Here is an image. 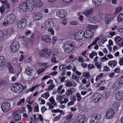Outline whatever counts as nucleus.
Masks as SVG:
<instances>
[{"mask_svg":"<svg viewBox=\"0 0 123 123\" xmlns=\"http://www.w3.org/2000/svg\"><path fill=\"white\" fill-rule=\"evenodd\" d=\"M74 43L70 41L67 42L64 44L63 48L65 52L67 53L72 52L75 48Z\"/></svg>","mask_w":123,"mask_h":123,"instance_id":"nucleus-1","label":"nucleus"},{"mask_svg":"<svg viewBox=\"0 0 123 123\" xmlns=\"http://www.w3.org/2000/svg\"><path fill=\"white\" fill-rule=\"evenodd\" d=\"M52 53L51 50L48 49H45L40 51V55L44 58H48Z\"/></svg>","mask_w":123,"mask_h":123,"instance_id":"nucleus-2","label":"nucleus"},{"mask_svg":"<svg viewBox=\"0 0 123 123\" xmlns=\"http://www.w3.org/2000/svg\"><path fill=\"white\" fill-rule=\"evenodd\" d=\"M28 24L27 20L25 19H23L18 21L17 23V26L20 29L25 28Z\"/></svg>","mask_w":123,"mask_h":123,"instance_id":"nucleus-3","label":"nucleus"},{"mask_svg":"<svg viewBox=\"0 0 123 123\" xmlns=\"http://www.w3.org/2000/svg\"><path fill=\"white\" fill-rule=\"evenodd\" d=\"M100 118V115L98 113L94 114L91 116L90 121L91 123H97L99 121Z\"/></svg>","mask_w":123,"mask_h":123,"instance_id":"nucleus-4","label":"nucleus"},{"mask_svg":"<svg viewBox=\"0 0 123 123\" xmlns=\"http://www.w3.org/2000/svg\"><path fill=\"white\" fill-rule=\"evenodd\" d=\"M19 48V45L18 42L15 41L11 44V50L13 53L17 52Z\"/></svg>","mask_w":123,"mask_h":123,"instance_id":"nucleus-5","label":"nucleus"},{"mask_svg":"<svg viewBox=\"0 0 123 123\" xmlns=\"http://www.w3.org/2000/svg\"><path fill=\"white\" fill-rule=\"evenodd\" d=\"M5 20H7L11 24H12L16 20L15 16L13 14H9L5 18Z\"/></svg>","mask_w":123,"mask_h":123,"instance_id":"nucleus-6","label":"nucleus"},{"mask_svg":"<svg viewBox=\"0 0 123 123\" xmlns=\"http://www.w3.org/2000/svg\"><path fill=\"white\" fill-rule=\"evenodd\" d=\"M54 22L51 19H48L46 20L44 23L43 26L45 29L48 28H50L53 27L54 25Z\"/></svg>","mask_w":123,"mask_h":123,"instance_id":"nucleus-7","label":"nucleus"},{"mask_svg":"<svg viewBox=\"0 0 123 123\" xmlns=\"http://www.w3.org/2000/svg\"><path fill=\"white\" fill-rule=\"evenodd\" d=\"M1 108L3 111L5 112H7L10 109V104L8 102H6L2 104Z\"/></svg>","mask_w":123,"mask_h":123,"instance_id":"nucleus-8","label":"nucleus"},{"mask_svg":"<svg viewBox=\"0 0 123 123\" xmlns=\"http://www.w3.org/2000/svg\"><path fill=\"white\" fill-rule=\"evenodd\" d=\"M84 32L82 31H80L76 32L74 36L75 38L77 40H80L85 37Z\"/></svg>","mask_w":123,"mask_h":123,"instance_id":"nucleus-9","label":"nucleus"},{"mask_svg":"<svg viewBox=\"0 0 123 123\" xmlns=\"http://www.w3.org/2000/svg\"><path fill=\"white\" fill-rule=\"evenodd\" d=\"M57 16L60 18H63L66 17L67 15L66 11L64 10L61 9L58 10L56 12Z\"/></svg>","mask_w":123,"mask_h":123,"instance_id":"nucleus-10","label":"nucleus"},{"mask_svg":"<svg viewBox=\"0 0 123 123\" xmlns=\"http://www.w3.org/2000/svg\"><path fill=\"white\" fill-rule=\"evenodd\" d=\"M26 4L27 10H32L35 6V2L33 0L28 1Z\"/></svg>","mask_w":123,"mask_h":123,"instance_id":"nucleus-11","label":"nucleus"},{"mask_svg":"<svg viewBox=\"0 0 123 123\" xmlns=\"http://www.w3.org/2000/svg\"><path fill=\"white\" fill-rule=\"evenodd\" d=\"M101 98L100 94L96 93L92 97V100L94 103L98 102L99 101Z\"/></svg>","mask_w":123,"mask_h":123,"instance_id":"nucleus-12","label":"nucleus"},{"mask_svg":"<svg viewBox=\"0 0 123 123\" xmlns=\"http://www.w3.org/2000/svg\"><path fill=\"white\" fill-rule=\"evenodd\" d=\"M85 37L86 38H90L92 37L93 35V31L91 30H89L84 32Z\"/></svg>","mask_w":123,"mask_h":123,"instance_id":"nucleus-13","label":"nucleus"},{"mask_svg":"<svg viewBox=\"0 0 123 123\" xmlns=\"http://www.w3.org/2000/svg\"><path fill=\"white\" fill-rule=\"evenodd\" d=\"M114 111L111 109L108 110L106 115V118L107 119H111L112 117L114 114Z\"/></svg>","mask_w":123,"mask_h":123,"instance_id":"nucleus-14","label":"nucleus"},{"mask_svg":"<svg viewBox=\"0 0 123 123\" xmlns=\"http://www.w3.org/2000/svg\"><path fill=\"white\" fill-rule=\"evenodd\" d=\"M12 115L14 116L13 117L12 119V121H17L20 120L21 119L20 115L18 114L17 112L13 113L12 114Z\"/></svg>","mask_w":123,"mask_h":123,"instance_id":"nucleus-15","label":"nucleus"},{"mask_svg":"<svg viewBox=\"0 0 123 123\" xmlns=\"http://www.w3.org/2000/svg\"><path fill=\"white\" fill-rule=\"evenodd\" d=\"M93 12V8H90L85 10L83 12L84 14L87 17H89Z\"/></svg>","mask_w":123,"mask_h":123,"instance_id":"nucleus-16","label":"nucleus"},{"mask_svg":"<svg viewBox=\"0 0 123 123\" xmlns=\"http://www.w3.org/2000/svg\"><path fill=\"white\" fill-rule=\"evenodd\" d=\"M42 40L47 43H50L51 42V39L48 35H45L42 37Z\"/></svg>","mask_w":123,"mask_h":123,"instance_id":"nucleus-17","label":"nucleus"},{"mask_svg":"<svg viewBox=\"0 0 123 123\" xmlns=\"http://www.w3.org/2000/svg\"><path fill=\"white\" fill-rule=\"evenodd\" d=\"M116 97L118 100H121L123 99V92L120 91L117 92L116 94Z\"/></svg>","mask_w":123,"mask_h":123,"instance_id":"nucleus-18","label":"nucleus"},{"mask_svg":"<svg viewBox=\"0 0 123 123\" xmlns=\"http://www.w3.org/2000/svg\"><path fill=\"white\" fill-rule=\"evenodd\" d=\"M18 92L17 93H19L22 92L24 90L26 89V86H23L20 84L18 83L17 85Z\"/></svg>","mask_w":123,"mask_h":123,"instance_id":"nucleus-19","label":"nucleus"},{"mask_svg":"<svg viewBox=\"0 0 123 123\" xmlns=\"http://www.w3.org/2000/svg\"><path fill=\"white\" fill-rule=\"evenodd\" d=\"M114 17L111 15H108L106 16L105 18V22L106 24H109L114 18Z\"/></svg>","mask_w":123,"mask_h":123,"instance_id":"nucleus-20","label":"nucleus"},{"mask_svg":"<svg viewBox=\"0 0 123 123\" xmlns=\"http://www.w3.org/2000/svg\"><path fill=\"white\" fill-rule=\"evenodd\" d=\"M33 71L32 68L31 67H29L26 68L25 71L27 75L29 76H31L32 74V72Z\"/></svg>","mask_w":123,"mask_h":123,"instance_id":"nucleus-21","label":"nucleus"},{"mask_svg":"<svg viewBox=\"0 0 123 123\" xmlns=\"http://www.w3.org/2000/svg\"><path fill=\"white\" fill-rule=\"evenodd\" d=\"M26 3H24L20 4L19 6V9L22 10L24 11H27V8Z\"/></svg>","mask_w":123,"mask_h":123,"instance_id":"nucleus-22","label":"nucleus"},{"mask_svg":"<svg viewBox=\"0 0 123 123\" xmlns=\"http://www.w3.org/2000/svg\"><path fill=\"white\" fill-rule=\"evenodd\" d=\"M18 83H15L12 86L11 90L14 92L17 93L18 89H17Z\"/></svg>","mask_w":123,"mask_h":123,"instance_id":"nucleus-23","label":"nucleus"},{"mask_svg":"<svg viewBox=\"0 0 123 123\" xmlns=\"http://www.w3.org/2000/svg\"><path fill=\"white\" fill-rule=\"evenodd\" d=\"M79 120L78 121V123H83L86 121V118L84 116H80L79 117Z\"/></svg>","mask_w":123,"mask_h":123,"instance_id":"nucleus-24","label":"nucleus"},{"mask_svg":"<svg viewBox=\"0 0 123 123\" xmlns=\"http://www.w3.org/2000/svg\"><path fill=\"white\" fill-rule=\"evenodd\" d=\"M108 64L110 66L113 68L117 65V63L115 61H110L108 62Z\"/></svg>","mask_w":123,"mask_h":123,"instance_id":"nucleus-25","label":"nucleus"},{"mask_svg":"<svg viewBox=\"0 0 123 123\" xmlns=\"http://www.w3.org/2000/svg\"><path fill=\"white\" fill-rule=\"evenodd\" d=\"M7 67L8 68L9 72L10 74L14 73V69L12 67L11 65V64L10 63H8Z\"/></svg>","mask_w":123,"mask_h":123,"instance_id":"nucleus-26","label":"nucleus"},{"mask_svg":"<svg viewBox=\"0 0 123 123\" xmlns=\"http://www.w3.org/2000/svg\"><path fill=\"white\" fill-rule=\"evenodd\" d=\"M42 17V14L40 13H36V15L33 16L34 19L37 20H38L41 19Z\"/></svg>","mask_w":123,"mask_h":123,"instance_id":"nucleus-27","label":"nucleus"},{"mask_svg":"<svg viewBox=\"0 0 123 123\" xmlns=\"http://www.w3.org/2000/svg\"><path fill=\"white\" fill-rule=\"evenodd\" d=\"M5 61V58L3 56H1L0 57V67L3 66Z\"/></svg>","mask_w":123,"mask_h":123,"instance_id":"nucleus-28","label":"nucleus"},{"mask_svg":"<svg viewBox=\"0 0 123 123\" xmlns=\"http://www.w3.org/2000/svg\"><path fill=\"white\" fill-rule=\"evenodd\" d=\"M0 1L6 6V8H8L10 7V5L7 0H6L4 1L1 0Z\"/></svg>","mask_w":123,"mask_h":123,"instance_id":"nucleus-29","label":"nucleus"},{"mask_svg":"<svg viewBox=\"0 0 123 123\" xmlns=\"http://www.w3.org/2000/svg\"><path fill=\"white\" fill-rule=\"evenodd\" d=\"M121 37L118 36H117L114 38V39L116 44L117 45L121 41Z\"/></svg>","mask_w":123,"mask_h":123,"instance_id":"nucleus-30","label":"nucleus"},{"mask_svg":"<svg viewBox=\"0 0 123 123\" xmlns=\"http://www.w3.org/2000/svg\"><path fill=\"white\" fill-rule=\"evenodd\" d=\"M35 2V5H36L37 7H41L43 5L42 3L40 0L34 1Z\"/></svg>","mask_w":123,"mask_h":123,"instance_id":"nucleus-31","label":"nucleus"},{"mask_svg":"<svg viewBox=\"0 0 123 123\" xmlns=\"http://www.w3.org/2000/svg\"><path fill=\"white\" fill-rule=\"evenodd\" d=\"M92 0L93 3L95 5H98L101 3V0Z\"/></svg>","mask_w":123,"mask_h":123,"instance_id":"nucleus-32","label":"nucleus"},{"mask_svg":"<svg viewBox=\"0 0 123 123\" xmlns=\"http://www.w3.org/2000/svg\"><path fill=\"white\" fill-rule=\"evenodd\" d=\"M73 93V92L71 88H68L66 94L67 96L71 95Z\"/></svg>","mask_w":123,"mask_h":123,"instance_id":"nucleus-33","label":"nucleus"},{"mask_svg":"<svg viewBox=\"0 0 123 123\" xmlns=\"http://www.w3.org/2000/svg\"><path fill=\"white\" fill-rule=\"evenodd\" d=\"M83 75L85 77L89 79L90 78V75L88 72H85L83 73Z\"/></svg>","mask_w":123,"mask_h":123,"instance_id":"nucleus-34","label":"nucleus"},{"mask_svg":"<svg viewBox=\"0 0 123 123\" xmlns=\"http://www.w3.org/2000/svg\"><path fill=\"white\" fill-rule=\"evenodd\" d=\"M7 82L6 81L0 79V87H1L3 86H5Z\"/></svg>","mask_w":123,"mask_h":123,"instance_id":"nucleus-35","label":"nucleus"},{"mask_svg":"<svg viewBox=\"0 0 123 123\" xmlns=\"http://www.w3.org/2000/svg\"><path fill=\"white\" fill-rule=\"evenodd\" d=\"M25 102V99L24 98L21 99L18 102L17 105L18 106L22 105H24Z\"/></svg>","mask_w":123,"mask_h":123,"instance_id":"nucleus-36","label":"nucleus"},{"mask_svg":"<svg viewBox=\"0 0 123 123\" xmlns=\"http://www.w3.org/2000/svg\"><path fill=\"white\" fill-rule=\"evenodd\" d=\"M65 83V85L67 87H70L72 85V83L69 81H66Z\"/></svg>","mask_w":123,"mask_h":123,"instance_id":"nucleus-37","label":"nucleus"},{"mask_svg":"<svg viewBox=\"0 0 123 123\" xmlns=\"http://www.w3.org/2000/svg\"><path fill=\"white\" fill-rule=\"evenodd\" d=\"M76 95V97L77 98V101L78 102L80 101L81 99V98L80 94L79 93H77Z\"/></svg>","mask_w":123,"mask_h":123,"instance_id":"nucleus-38","label":"nucleus"},{"mask_svg":"<svg viewBox=\"0 0 123 123\" xmlns=\"http://www.w3.org/2000/svg\"><path fill=\"white\" fill-rule=\"evenodd\" d=\"M72 99L73 101H71L68 103L67 105L68 106H69L71 105H73L74 103V101H75L76 100V98L75 97H74Z\"/></svg>","mask_w":123,"mask_h":123,"instance_id":"nucleus-39","label":"nucleus"},{"mask_svg":"<svg viewBox=\"0 0 123 123\" xmlns=\"http://www.w3.org/2000/svg\"><path fill=\"white\" fill-rule=\"evenodd\" d=\"M49 101L51 102L52 104L55 106H56L57 104L55 101L54 99L52 97H51L49 99Z\"/></svg>","mask_w":123,"mask_h":123,"instance_id":"nucleus-40","label":"nucleus"},{"mask_svg":"<svg viewBox=\"0 0 123 123\" xmlns=\"http://www.w3.org/2000/svg\"><path fill=\"white\" fill-rule=\"evenodd\" d=\"M30 43V40L29 39L26 38L24 39L23 43L25 45H28Z\"/></svg>","mask_w":123,"mask_h":123,"instance_id":"nucleus-41","label":"nucleus"},{"mask_svg":"<svg viewBox=\"0 0 123 123\" xmlns=\"http://www.w3.org/2000/svg\"><path fill=\"white\" fill-rule=\"evenodd\" d=\"M53 113H57L58 112H60L61 114H62L63 113V111H62L61 110L59 109H53L52 111Z\"/></svg>","mask_w":123,"mask_h":123,"instance_id":"nucleus-42","label":"nucleus"},{"mask_svg":"<svg viewBox=\"0 0 123 123\" xmlns=\"http://www.w3.org/2000/svg\"><path fill=\"white\" fill-rule=\"evenodd\" d=\"M68 99L67 98H65L64 99L63 101H61L60 102V104H66L68 101Z\"/></svg>","mask_w":123,"mask_h":123,"instance_id":"nucleus-43","label":"nucleus"},{"mask_svg":"<svg viewBox=\"0 0 123 123\" xmlns=\"http://www.w3.org/2000/svg\"><path fill=\"white\" fill-rule=\"evenodd\" d=\"M53 55L54 56L57 55L59 53L58 50L56 49H54L53 52L52 53Z\"/></svg>","mask_w":123,"mask_h":123,"instance_id":"nucleus-44","label":"nucleus"},{"mask_svg":"<svg viewBox=\"0 0 123 123\" xmlns=\"http://www.w3.org/2000/svg\"><path fill=\"white\" fill-rule=\"evenodd\" d=\"M114 86V88L116 89L117 88H119V87L122 86L119 82L115 83Z\"/></svg>","mask_w":123,"mask_h":123,"instance_id":"nucleus-45","label":"nucleus"},{"mask_svg":"<svg viewBox=\"0 0 123 123\" xmlns=\"http://www.w3.org/2000/svg\"><path fill=\"white\" fill-rule=\"evenodd\" d=\"M123 19V14H119L117 20L118 22H120L121 20Z\"/></svg>","mask_w":123,"mask_h":123,"instance_id":"nucleus-46","label":"nucleus"},{"mask_svg":"<svg viewBox=\"0 0 123 123\" xmlns=\"http://www.w3.org/2000/svg\"><path fill=\"white\" fill-rule=\"evenodd\" d=\"M59 70L61 71L64 70L66 68V65L65 64L62 65H60L59 67Z\"/></svg>","mask_w":123,"mask_h":123,"instance_id":"nucleus-47","label":"nucleus"},{"mask_svg":"<svg viewBox=\"0 0 123 123\" xmlns=\"http://www.w3.org/2000/svg\"><path fill=\"white\" fill-rule=\"evenodd\" d=\"M32 57L31 56H27L26 57V61L27 62H30L31 61Z\"/></svg>","mask_w":123,"mask_h":123,"instance_id":"nucleus-48","label":"nucleus"},{"mask_svg":"<svg viewBox=\"0 0 123 123\" xmlns=\"http://www.w3.org/2000/svg\"><path fill=\"white\" fill-rule=\"evenodd\" d=\"M72 78L73 79H75L77 82H79L80 77H77L74 74L72 76Z\"/></svg>","mask_w":123,"mask_h":123,"instance_id":"nucleus-49","label":"nucleus"},{"mask_svg":"<svg viewBox=\"0 0 123 123\" xmlns=\"http://www.w3.org/2000/svg\"><path fill=\"white\" fill-rule=\"evenodd\" d=\"M4 37V35L3 32L0 31V41L3 40Z\"/></svg>","mask_w":123,"mask_h":123,"instance_id":"nucleus-50","label":"nucleus"},{"mask_svg":"<svg viewBox=\"0 0 123 123\" xmlns=\"http://www.w3.org/2000/svg\"><path fill=\"white\" fill-rule=\"evenodd\" d=\"M5 10V8L4 5H2L0 7V11L2 14L4 12Z\"/></svg>","mask_w":123,"mask_h":123,"instance_id":"nucleus-51","label":"nucleus"},{"mask_svg":"<svg viewBox=\"0 0 123 123\" xmlns=\"http://www.w3.org/2000/svg\"><path fill=\"white\" fill-rule=\"evenodd\" d=\"M45 96L46 97L45 98L46 99H47L49 96V92H45L44 94L42 95L41 97H44Z\"/></svg>","mask_w":123,"mask_h":123,"instance_id":"nucleus-52","label":"nucleus"},{"mask_svg":"<svg viewBox=\"0 0 123 123\" xmlns=\"http://www.w3.org/2000/svg\"><path fill=\"white\" fill-rule=\"evenodd\" d=\"M61 117V115H60L58 116L55 117L53 119V121H57L60 119Z\"/></svg>","mask_w":123,"mask_h":123,"instance_id":"nucleus-53","label":"nucleus"},{"mask_svg":"<svg viewBox=\"0 0 123 123\" xmlns=\"http://www.w3.org/2000/svg\"><path fill=\"white\" fill-rule=\"evenodd\" d=\"M103 75V73H101L98 76L96 77L95 80L96 81H98L99 79Z\"/></svg>","mask_w":123,"mask_h":123,"instance_id":"nucleus-54","label":"nucleus"},{"mask_svg":"<svg viewBox=\"0 0 123 123\" xmlns=\"http://www.w3.org/2000/svg\"><path fill=\"white\" fill-rule=\"evenodd\" d=\"M122 8L121 6H120L117 7L116 9V12L114 13L116 14L118 13L120 11H121L122 10Z\"/></svg>","mask_w":123,"mask_h":123,"instance_id":"nucleus-55","label":"nucleus"},{"mask_svg":"<svg viewBox=\"0 0 123 123\" xmlns=\"http://www.w3.org/2000/svg\"><path fill=\"white\" fill-rule=\"evenodd\" d=\"M88 68L89 69L95 68V67L92 64H89L87 65Z\"/></svg>","mask_w":123,"mask_h":123,"instance_id":"nucleus-56","label":"nucleus"},{"mask_svg":"<svg viewBox=\"0 0 123 123\" xmlns=\"http://www.w3.org/2000/svg\"><path fill=\"white\" fill-rule=\"evenodd\" d=\"M52 43L53 45H54L55 43L57 41V38L56 37H53L52 38Z\"/></svg>","mask_w":123,"mask_h":123,"instance_id":"nucleus-57","label":"nucleus"},{"mask_svg":"<svg viewBox=\"0 0 123 123\" xmlns=\"http://www.w3.org/2000/svg\"><path fill=\"white\" fill-rule=\"evenodd\" d=\"M5 35L8 36V35L10 34V32H9V30L7 29H6L4 31V34Z\"/></svg>","mask_w":123,"mask_h":123,"instance_id":"nucleus-58","label":"nucleus"},{"mask_svg":"<svg viewBox=\"0 0 123 123\" xmlns=\"http://www.w3.org/2000/svg\"><path fill=\"white\" fill-rule=\"evenodd\" d=\"M108 60V59L106 57L105 55L104 57L101 58L100 60V61L102 62H104L105 61L107 60Z\"/></svg>","mask_w":123,"mask_h":123,"instance_id":"nucleus-59","label":"nucleus"},{"mask_svg":"<svg viewBox=\"0 0 123 123\" xmlns=\"http://www.w3.org/2000/svg\"><path fill=\"white\" fill-rule=\"evenodd\" d=\"M50 28L48 29V31L50 32L51 33L52 35H54V30H53V29H52L51 27Z\"/></svg>","mask_w":123,"mask_h":123,"instance_id":"nucleus-60","label":"nucleus"},{"mask_svg":"<svg viewBox=\"0 0 123 123\" xmlns=\"http://www.w3.org/2000/svg\"><path fill=\"white\" fill-rule=\"evenodd\" d=\"M78 60L79 62H84V59L82 56H80L79 57Z\"/></svg>","mask_w":123,"mask_h":123,"instance_id":"nucleus-61","label":"nucleus"},{"mask_svg":"<svg viewBox=\"0 0 123 123\" xmlns=\"http://www.w3.org/2000/svg\"><path fill=\"white\" fill-rule=\"evenodd\" d=\"M55 86V85H50L48 87V90H52Z\"/></svg>","mask_w":123,"mask_h":123,"instance_id":"nucleus-62","label":"nucleus"},{"mask_svg":"<svg viewBox=\"0 0 123 123\" xmlns=\"http://www.w3.org/2000/svg\"><path fill=\"white\" fill-rule=\"evenodd\" d=\"M119 63L121 65H123V57L120 58Z\"/></svg>","mask_w":123,"mask_h":123,"instance_id":"nucleus-63","label":"nucleus"},{"mask_svg":"<svg viewBox=\"0 0 123 123\" xmlns=\"http://www.w3.org/2000/svg\"><path fill=\"white\" fill-rule=\"evenodd\" d=\"M120 47H123V39H122L121 42H120L117 45Z\"/></svg>","mask_w":123,"mask_h":123,"instance_id":"nucleus-64","label":"nucleus"}]
</instances>
